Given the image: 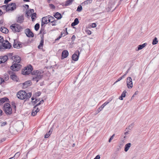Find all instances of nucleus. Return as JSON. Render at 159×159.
<instances>
[{"label":"nucleus","mask_w":159,"mask_h":159,"mask_svg":"<svg viewBox=\"0 0 159 159\" xmlns=\"http://www.w3.org/2000/svg\"><path fill=\"white\" fill-rule=\"evenodd\" d=\"M33 68L31 65H30L27 67H25L24 70L22 71V74L24 75H29L30 73L34 75L32 80L38 82L43 77L41 72L38 70H34L32 72Z\"/></svg>","instance_id":"1"},{"label":"nucleus","mask_w":159,"mask_h":159,"mask_svg":"<svg viewBox=\"0 0 159 159\" xmlns=\"http://www.w3.org/2000/svg\"><path fill=\"white\" fill-rule=\"evenodd\" d=\"M16 95L17 98L20 99L27 100L31 97L32 93L30 92L27 93L25 91L21 90L17 92Z\"/></svg>","instance_id":"2"},{"label":"nucleus","mask_w":159,"mask_h":159,"mask_svg":"<svg viewBox=\"0 0 159 159\" xmlns=\"http://www.w3.org/2000/svg\"><path fill=\"white\" fill-rule=\"evenodd\" d=\"M10 28L14 32H20L23 29L20 25L17 24H12L10 26Z\"/></svg>","instance_id":"3"},{"label":"nucleus","mask_w":159,"mask_h":159,"mask_svg":"<svg viewBox=\"0 0 159 159\" xmlns=\"http://www.w3.org/2000/svg\"><path fill=\"white\" fill-rule=\"evenodd\" d=\"M3 109L6 114L10 115L12 113V109L9 103H5Z\"/></svg>","instance_id":"4"},{"label":"nucleus","mask_w":159,"mask_h":159,"mask_svg":"<svg viewBox=\"0 0 159 159\" xmlns=\"http://www.w3.org/2000/svg\"><path fill=\"white\" fill-rule=\"evenodd\" d=\"M5 43L4 42L2 43V45L0 46V50L2 49H9L11 47V43L7 40L5 41Z\"/></svg>","instance_id":"5"},{"label":"nucleus","mask_w":159,"mask_h":159,"mask_svg":"<svg viewBox=\"0 0 159 159\" xmlns=\"http://www.w3.org/2000/svg\"><path fill=\"white\" fill-rule=\"evenodd\" d=\"M16 5L15 3H11L7 5V8H6L7 11H12L16 9Z\"/></svg>","instance_id":"6"},{"label":"nucleus","mask_w":159,"mask_h":159,"mask_svg":"<svg viewBox=\"0 0 159 159\" xmlns=\"http://www.w3.org/2000/svg\"><path fill=\"white\" fill-rule=\"evenodd\" d=\"M21 67V65L19 64H14L11 66V69L13 71H18Z\"/></svg>","instance_id":"7"},{"label":"nucleus","mask_w":159,"mask_h":159,"mask_svg":"<svg viewBox=\"0 0 159 159\" xmlns=\"http://www.w3.org/2000/svg\"><path fill=\"white\" fill-rule=\"evenodd\" d=\"M126 83L127 87L129 89H131L133 87V82L131 77H128L126 79Z\"/></svg>","instance_id":"8"},{"label":"nucleus","mask_w":159,"mask_h":159,"mask_svg":"<svg viewBox=\"0 0 159 159\" xmlns=\"http://www.w3.org/2000/svg\"><path fill=\"white\" fill-rule=\"evenodd\" d=\"M9 73L10 75H10V78L11 79H12L13 80L16 81H18L19 80V79L16 76L14 73V72H12V71H9Z\"/></svg>","instance_id":"9"},{"label":"nucleus","mask_w":159,"mask_h":159,"mask_svg":"<svg viewBox=\"0 0 159 159\" xmlns=\"http://www.w3.org/2000/svg\"><path fill=\"white\" fill-rule=\"evenodd\" d=\"M25 33L28 37H33L34 36L33 33L29 29H26L25 30Z\"/></svg>","instance_id":"10"},{"label":"nucleus","mask_w":159,"mask_h":159,"mask_svg":"<svg viewBox=\"0 0 159 159\" xmlns=\"http://www.w3.org/2000/svg\"><path fill=\"white\" fill-rule=\"evenodd\" d=\"M11 59H12V60H14V62H15L14 63L17 64L20 63L21 60L20 57L18 56L12 57Z\"/></svg>","instance_id":"11"},{"label":"nucleus","mask_w":159,"mask_h":159,"mask_svg":"<svg viewBox=\"0 0 159 159\" xmlns=\"http://www.w3.org/2000/svg\"><path fill=\"white\" fill-rule=\"evenodd\" d=\"M80 53L78 51L77 52H76L74 53L72 56V59L75 61H77L78 59Z\"/></svg>","instance_id":"12"},{"label":"nucleus","mask_w":159,"mask_h":159,"mask_svg":"<svg viewBox=\"0 0 159 159\" xmlns=\"http://www.w3.org/2000/svg\"><path fill=\"white\" fill-rule=\"evenodd\" d=\"M24 20V16L23 15H22L21 16L18 17L16 19V20L17 22L18 23L21 24L23 22Z\"/></svg>","instance_id":"13"},{"label":"nucleus","mask_w":159,"mask_h":159,"mask_svg":"<svg viewBox=\"0 0 159 159\" xmlns=\"http://www.w3.org/2000/svg\"><path fill=\"white\" fill-rule=\"evenodd\" d=\"M68 52L67 50H65L63 51L61 54L62 59L66 58L68 56Z\"/></svg>","instance_id":"14"},{"label":"nucleus","mask_w":159,"mask_h":159,"mask_svg":"<svg viewBox=\"0 0 159 159\" xmlns=\"http://www.w3.org/2000/svg\"><path fill=\"white\" fill-rule=\"evenodd\" d=\"M44 43L43 36L41 37V40L40 42L39 45L38 46V48L39 49H42L43 48V46Z\"/></svg>","instance_id":"15"},{"label":"nucleus","mask_w":159,"mask_h":159,"mask_svg":"<svg viewBox=\"0 0 159 159\" xmlns=\"http://www.w3.org/2000/svg\"><path fill=\"white\" fill-rule=\"evenodd\" d=\"M36 107H35V108H34V109L31 113V115L32 116H35L36 115L37 113L39 111V109L38 108H37L36 109Z\"/></svg>","instance_id":"16"},{"label":"nucleus","mask_w":159,"mask_h":159,"mask_svg":"<svg viewBox=\"0 0 159 159\" xmlns=\"http://www.w3.org/2000/svg\"><path fill=\"white\" fill-rule=\"evenodd\" d=\"M31 83V82L30 80H28L23 83V85L25 88H26L27 87L30 86Z\"/></svg>","instance_id":"17"},{"label":"nucleus","mask_w":159,"mask_h":159,"mask_svg":"<svg viewBox=\"0 0 159 159\" xmlns=\"http://www.w3.org/2000/svg\"><path fill=\"white\" fill-rule=\"evenodd\" d=\"M0 30L3 33L5 34L7 33L8 32V30L5 27H2L0 28Z\"/></svg>","instance_id":"18"},{"label":"nucleus","mask_w":159,"mask_h":159,"mask_svg":"<svg viewBox=\"0 0 159 159\" xmlns=\"http://www.w3.org/2000/svg\"><path fill=\"white\" fill-rule=\"evenodd\" d=\"M53 16L58 20L61 19L62 17L61 14L58 12H57Z\"/></svg>","instance_id":"19"},{"label":"nucleus","mask_w":159,"mask_h":159,"mask_svg":"<svg viewBox=\"0 0 159 159\" xmlns=\"http://www.w3.org/2000/svg\"><path fill=\"white\" fill-rule=\"evenodd\" d=\"M0 58H1L2 63L5 62L8 59V57L7 56L5 55L3 56H1Z\"/></svg>","instance_id":"20"},{"label":"nucleus","mask_w":159,"mask_h":159,"mask_svg":"<svg viewBox=\"0 0 159 159\" xmlns=\"http://www.w3.org/2000/svg\"><path fill=\"white\" fill-rule=\"evenodd\" d=\"M9 100V99L7 97H4L0 100V105H1L6 101Z\"/></svg>","instance_id":"21"},{"label":"nucleus","mask_w":159,"mask_h":159,"mask_svg":"<svg viewBox=\"0 0 159 159\" xmlns=\"http://www.w3.org/2000/svg\"><path fill=\"white\" fill-rule=\"evenodd\" d=\"M147 45V43H145L139 45L138 46V49L136 50L138 51V50L142 49L143 48H144Z\"/></svg>","instance_id":"22"},{"label":"nucleus","mask_w":159,"mask_h":159,"mask_svg":"<svg viewBox=\"0 0 159 159\" xmlns=\"http://www.w3.org/2000/svg\"><path fill=\"white\" fill-rule=\"evenodd\" d=\"M131 145V144L130 143H129L126 144L125 147V151L126 152H127L129 149Z\"/></svg>","instance_id":"23"},{"label":"nucleus","mask_w":159,"mask_h":159,"mask_svg":"<svg viewBox=\"0 0 159 159\" xmlns=\"http://www.w3.org/2000/svg\"><path fill=\"white\" fill-rule=\"evenodd\" d=\"M79 23V21L78 19V18H76L74 20V21L72 23L71 25L72 26H74L78 24Z\"/></svg>","instance_id":"24"},{"label":"nucleus","mask_w":159,"mask_h":159,"mask_svg":"<svg viewBox=\"0 0 159 159\" xmlns=\"http://www.w3.org/2000/svg\"><path fill=\"white\" fill-rule=\"evenodd\" d=\"M127 92L126 90H124L122 93L121 96L119 97V99L120 100H123V98H124L125 97L126 93Z\"/></svg>","instance_id":"25"},{"label":"nucleus","mask_w":159,"mask_h":159,"mask_svg":"<svg viewBox=\"0 0 159 159\" xmlns=\"http://www.w3.org/2000/svg\"><path fill=\"white\" fill-rule=\"evenodd\" d=\"M92 0H87L85 1H84V2H83L81 4L82 5H88V4H90L92 3Z\"/></svg>","instance_id":"26"},{"label":"nucleus","mask_w":159,"mask_h":159,"mask_svg":"<svg viewBox=\"0 0 159 159\" xmlns=\"http://www.w3.org/2000/svg\"><path fill=\"white\" fill-rule=\"evenodd\" d=\"M48 22H50L51 23H53V22L54 21L55 18L52 16L50 15H48Z\"/></svg>","instance_id":"27"},{"label":"nucleus","mask_w":159,"mask_h":159,"mask_svg":"<svg viewBox=\"0 0 159 159\" xmlns=\"http://www.w3.org/2000/svg\"><path fill=\"white\" fill-rule=\"evenodd\" d=\"M52 129H50V130L45 135L44 138H48L49 136H50V135L52 133Z\"/></svg>","instance_id":"28"},{"label":"nucleus","mask_w":159,"mask_h":159,"mask_svg":"<svg viewBox=\"0 0 159 159\" xmlns=\"http://www.w3.org/2000/svg\"><path fill=\"white\" fill-rule=\"evenodd\" d=\"M74 0H68L65 3V6H67L71 5Z\"/></svg>","instance_id":"29"},{"label":"nucleus","mask_w":159,"mask_h":159,"mask_svg":"<svg viewBox=\"0 0 159 159\" xmlns=\"http://www.w3.org/2000/svg\"><path fill=\"white\" fill-rule=\"evenodd\" d=\"M43 21L45 22L47 24H48L49 22H48V16H45L42 18V20Z\"/></svg>","instance_id":"30"},{"label":"nucleus","mask_w":159,"mask_h":159,"mask_svg":"<svg viewBox=\"0 0 159 159\" xmlns=\"http://www.w3.org/2000/svg\"><path fill=\"white\" fill-rule=\"evenodd\" d=\"M36 13H34L33 14H32L31 16V19L33 21H34L35 20V18H36Z\"/></svg>","instance_id":"31"},{"label":"nucleus","mask_w":159,"mask_h":159,"mask_svg":"<svg viewBox=\"0 0 159 159\" xmlns=\"http://www.w3.org/2000/svg\"><path fill=\"white\" fill-rule=\"evenodd\" d=\"M158 43V40L157 38L156 37H155L154 39H153L152 44L153 45H155L157 44Z\"/></svg>","instance_id":"32"},{"label":"nucleus","mask_w":159,"mask_h":159,"mask_svg":"<svg viewBox=\"0 0 159 159\" xmlns=\"http://www.w3.org/2000/svg\"><path fill=\"white\" fill-rule=\"evenodd\" d=\"M40 25L39 23H37L34 26V29L36 31H38Z\"/></svg>","instance_id":"33"},{"label":"nucleus","mask_w":159,"mask_h":159,"mask_svg":"<svg viewBox=\"0 0 159 159\" xmlns=\"http://www.w3.org/2000/svg\"><path fill=\"white\" fill-rule=\"evenodd\" d=\"M105 106L103 104L98 109V113H99L102 111Z\"/></svg>","instance_id":"34"},{"label":"nucleus","mask_w":159,"mask_h":159,"mask_svg":"<svg viewBox=\"0 0 159 159\" xmlns=\"http://www.w3.org/2000/svg\"><path fill=\"white\" fill-rule=\"evenodd\" d=\"M82 9V7L81 5H79L77 7L76 11L78 12H80Z\"/></svg>","instance_id":"35"},{"label":"nucleus","mask_w":159,"mask_h":159,"mask_svg":"<svg viewBox=\"0 0 159 159\" xmlns=\"http://www.w3.org/2000/svg\"><path fill=\"white\" fill-rule=\"evenodd\" d=\"M43 100H42L41 101H40L38 103H37L34 107V108H35L37 106H38L40 104L43 103Z\"/></svg>","instance_id":"36"},{"label":"nucleus","mask_w":159,"mask_h":159,"mask_svg":"<svg viewBox=\"0 0 159 159\" xmlns=\"http://www.w3.org/2000/svg\"><path fill=\"white\" fill-rule=\"evenodd\" d=\"M4 79L6 80H7L9 79L8 75L7 74H5L4 75Z\"/></svg>","instance_id":"37"},{"label":"nucleus","mask_w":159,"mask_h":159,"mask_svg":"<svg viewBox=\"0 0 159 159\" xmlns=\"http://www.w3.org/2000/svg\"><path fill=\"white\" fill-rule=\"evenodd\" d=\"M4 41L3 37L0 36V43H2V44Z\"/></svg>","instance_id":"38"},{"label":"nucleus","mask_w":159,"mask_h":159,"mask_svg":"<svg viewBox=\"0 0 159 159\" xmlns=\"http://www.w3.org/2000/svg\"><path fill=\"white\" fill-rule=\"evenodd\" d=\"M20 155V153L19 152H17V153H16L14 155V156L13 157H14V158L15 157L17 158Z\"/></svg>","instance_id":"39"},{"label":"nucleus","mask_w":159,"mask_h":159,"mask_svg":"<svg viewBox=\"0 0 159 159\" xmlns=\"http://www.w3.org/2000/svg\"><path fill=\"white\" fill-rule=\"evenodd\" d=\"M49 7L51 9H55V6L53 4H50L49 5Z\"/></svg>","instance_id":"40"},{"label":"nucleus","mask_w":159,"mask_h":159,"mask_svg":"<svg viewBox=\"0 0 159 159\" xmlns=\"http://www.w3.org/2000/svg\"><path fill=\"white\" fill-rule=\"evenodd\" d=\"M44 27H41V28L39 34H41L43 32V34H44Z\"/></svg>","instance_id":"41"},{"label":"nucleus","mask_w":159,"mask_h":159,"mask_svg":"<svg viewBox=\"0 0 159 159\" xmlns=\"http://www.w3.org/2000/svg\"><path fill=\"white\" fill-rule=\"evenodd\" d=\"M41 93L40 91L36 93L35 94V96H37V97L41 95Z\"/></svg>","instance_id":"42"},{"label":"nucleus","mask_w":159,"mask_h":159,"mask_svg":"<svg viewBox=\"0 0 159 159\" xmlns=\"http://www.w3.org/2000/svg\"><path fill=\"white\" fill-rule=\"evenodd\" d=\"M85 32L88 35H90L91 34V32L88 30H86Z\"/></svg>","instance_id":"43"},{"label":"nucleus","mask_w":159,"mask_h":159,"mask_svg":"<svg viewBox=\"0 0 159 159\" xmlns=\"http://www.w3.org/2000/svg\"><path fill=\"white\" fill-rule=\"evenodd\" d=\"M7 124V122H4L2 123L1 126V127H2L6 125Z\"/></svg>","instance_id":"44"},{"label":"nucleus","mask_w":159,"mask_h":159,"mask_svg":"<svg viewBox=\"0 0 159 159\" xmlns=\"http://www.w3.org/2000/svg\"><path fill=\"white\" fill-rule=\"evenodd\" d=\"M111 100H107V101L106 102L104 103L103 104L105 106L108 103H109L111 101Z\"/></svg>","instance_id":"45"},{"label":"nucleus","mask_w":159,"mask_h":159,"mask_svg":"<svg viewBox=\"0 0 159 159\" xmlns=\"http://www.w3.org/2000/svg\"><path fill=\"white\" fill-rule=\"evenodd\" d=\"M111 100H107V101L106 102L104 103L103 104L105 106L108 103H109L111 101Z\"/></svg>","instance_id":"46"},{"label":"nucleus","mask_w":159,"mask_h":159,"mask_svg":"<svg viewBox=\"0 0 159 159\" xmlns=\"http://www.w3.org/2000/svg\"><path fill=\"white\" fill-rule=\"evenodd\" d=\"M22 47V45L21 44L18 43L17 45L16 46V48L17 49H19L21 48Z\"/></svg>","instance_id":"47"},{"label":"nucleus","mask_w":159,"mask_h":159,"mask_svg":"<svg viewBox=\"0 0 159 159\" xmlns=\"http://www.w3.org/2000/svg\"><path fill=\"white\" fill-rule=\"evenodd\" d=\"M134 125V123H132L129 126V129L130 130L131 128H132V127Z\"/></svg>","instance_id":"48"},{"label":"nucleus","mask_w":159,"mask_h":159,"mask_svg":"<svg viewBox=\"0 0 159 159\" xmlns=\"http://www.w3.org/2000/svg\"><path fill=\"white\" fill-rule=\"evenodd\" d=\"M114 136H115V134H113L111 137L110 138V139H109L108 141L109 143H110L111 141V140L112 139H113V138Z\"/></svg>","instance_id":"49"},{"label":"nucleus","mask_w":159,"mask_h":159,"mask_svg":"<svg viewBox=\"0 0 159 159\" xmlns=\"http://www.w3.org/2000/svg\"><path fill=\"white\" fill-rule=\"evenodd\" d=\"M75 38H76V37H75V35H73L72 36L71 38L72 41H74L75 40Z\"/></svg>","instance_id":"50"},{"label":"nucleus","mask_w":159,"mask_h":159,"mask_svg":"<svg viewBox=\"0 0 159 159\" xmlns=\"http://www.w3.org/2000/svg\"><path fill=\"white\" fill-rule=\"evenodd\" d=\"M39 101V99H36L34 101H33V102L34 104H36Z\"/></svg>","instance_id":"51"},{"label":"nucleus","mask_w":159,"mask_h":159,"mask_svg":"<svg viewBox=\"0 0 159 159\" xmlns=\"http://www.w3.org/2000/svg\"><path fill=\"white\" fill-rule=\"evenodd\" d=\"M122 79V78L121 77L119 78H118L117 80L116 81V82L114 83V84L116 83L117 82H118L120 81Z\"/></svg>","instance_id":"52"},{"label":"nucleus","mask_w":159,"mask_h":159,"mask_svg":"<svg viewBox=\"0 0 159 159\" xmlns=\"http://www.w3.org/2000/svg\"><path fill=\"white\" fill-rule=\"evenodd\" d=\"M4 80L2 78H0V84H2L3 82H4Z\"/></svg>","instance_id":"53"},{"label":"nucleus","mask_w":159,"mask_h":159,"mask_svg":"<svg viewBox=\"0 0 159 159\" xmlns=\"http://www.w3.org/2000/svg\"><path fill=\"white\" fill-rule=\"evenodd\" d=\"M30 12H26V16L27 17H29L30 16Z\"/></svg>","instance_id":"54"},{"label":"nucleus","mask_w":159,"mask_h":159,"mask_svg":"<svg viewBox=\"0 0 159 159\" xmlns=\"http://www.w3.org/2000/svg\"><path fill=\"white\" fill-rule=\"evenodd\" d=\"M65 31H64L63 32H62L61 33V34H62V36H65V35H66V34L65 33Z\"/></svg>","instance_id":"55"},{"label":"nucleus","mask_w":159,"mask_h":159,"mask_svg":"<svg viewBox=\"0 0 159 159\" xmlns=\"http://www.w3.org/2000/svg\"><path fill=\"white\" fill-rule=\"evenodd\" d=\"M3 9H5L6 10V8H7V5H6L2 6L1 7Z\"/></svg>","instance_id":"56"},{"label":"nucleus","mask_w":159,"mask_h":159,"mask_svg":"<svg viewBox=\"0 0 159 159\" xmlns=\"http://www.w3.org/2000/svg\"><path fill=\"white\" fill-rule=\"evenodd\" d=\"M91 26L93 28L95 27L96 26V24L95 23H93L92 24Z\"/></svg>","instance_id":"57"},{"label":"nucleus","mask_w":159,"mask_h":159,"mask_svg":"<svg viewBox=\"0 0 159 159\" xmlns=\"http://www.w3.org/2000/svg\"><path fill=\"white\" fill-rule=\"evenodd\" d=\"M62 37V34H61L58 38H57L55 40H58Z\"/></svg>","instance_id":"58"},{"label":"nucleus","mask_w":159,"mask_h":159,"mask_svg":"<svg viewBox=\"0 0 159 159\" xmlns=\"http://www.w3.org/2000/svg\"><path fill=\"white\" fill-rule=\"evenodd\" d=\"M45 24H47L45 22H44V21H43L42 20V23H41V27H44L43 26V25H44Z\"/></svg>","instance_id":"59"},{"label":"nucleus","mask_w":159,"mask_h":159,"mask_svg":"<svg viewBox=\"0 0 159 159\" xmlns=\"http://www.w3.org/2000/svg\"><path fill=\"white\" fill-rule=\"evenodd\" d=\"M100 156L98 155L94 158V159H100Z\"/></svg>","instance_id":"60"},{"label":"nucleus","mask_w":159,"mask_h":159,"mask_svg":"<svg viewBox=\"0 0 159 159\" xmlns=\"http://www.w3.org/2000/svg\"><path fill=\"white\" fill-rule=\"evenodd\" d=\"M11 0H5L4 3L5 4H7L8 2L11 1Z\"/></svg>","instance_id":"61"},{"label":"nucleus","mask_w":159,"mask_h":159,"mask_svg":"<svg viewBox=\"0 0 159 159\" xmlns=\"http://www.w3.org/2000/svg\"><path fill=\"white\" fill-rule=\"evenodd\" d=\"M17 44L15 43H14V44H13V47L15 48H16Z\"/></svg>","instance_id":"62"},{"label":"nucleus","mask_w":159,"mask_h":159,"mask_svg":"<svg viewBox=\"0 0 159 159\" xmlns=\"http://www.w3.org/2000/svg\"><path fill=\"white\" fill-rule=\"evenodd\" d=\"M52 23L51 25L52 26L56 25H57V24H56L57 23H56V22H53V23Z\"/></svg>","instance_id":"63"},{"label":"nucleus","mask_w":159,"mask_h":159,"mask_svg":"<svg viewBox=\"0 0 159 159\" xmlns=\"http://www.w3.org/2000/svg\"><path fill=\"white\" fill-rule=\"evenodd\" d=\"M30 13L34 12V10L33 9H31L30 10Z\"/></svg>","instance_id":"64"}]
</instances>
